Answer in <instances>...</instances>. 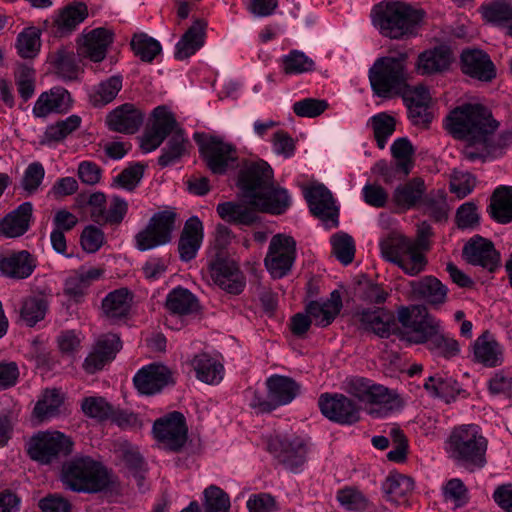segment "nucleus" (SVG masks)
<instances>
[{"instance_id":"obj_1","label":"nucleus","mask_w":512,"mask_h":512,"mask_svg":"<svg viewBox=\"0 0 512 512\" xmlns=\"http://www.w3.org/2000/svg\"><path fill=\"white\" fill-rule=\"evenodd\" d=\"M499 122L491 111L481 104H463L453 109L445 120L446 130L456 139L464 140L463 158L470 162H485L498 157L512 144V131L495 135Z\"/></svg>"},{"instance_id":"obj_2","label":"nucleus","mask_w":512,"mask_h":512,"mask_svg":"<svg viewBox=\"0 0 512 512\" xmlns=\"http://www.w3.org/2000/svg\"><path fill=\"white\" fill-rule=\"evenodd\" d=\"M238 186L242 197L262 213L279 215L290 206V197L286 189L274 186L273 170L263 161H245L239 171Z\"/></svg>"},{"instance_id":"obj_3","label":"nucleus","mask_w":512,"mask_h":512,"mask_svg":"<svg viewBox=\"0 0 512 512\" xmlns=\"http://www.w3.org/2000/svg\"><path fill=\"white\" fill-rule=\"evenodd\" d=\"M397 317L406 329L401 335L403 340L411 344H425L434 356L446 359L460 352L459 343L441 332L440 322L428 313L426 307H401Z\"/></svg>"},{"instance_id":"obj_4","label":"nucleus","mask_w":512,"mask_h":512,"mask_svg":"<svg viewBox=\"0 0 512 512\" xmlns=\"http://www.w3.org/2000/svg\"><path fill=\"white\" fill-rule=\"evenodd\" d=\"M368 78L377 97L391 99L405 95L412 88L409 84V53L400 51L377 58L369 68Z\"/></svg>"},{"instance_id":"obj_5","label":"nucleus","mask_w":512,"mask_h":512,"mask_svg":"<svg viewBox=\"0 0 512 512\" xmlns=\"http://www.w3.org/2000/svg\"><path fill=\"white\" fill-rule=\"evenodd\" d=\"M445 449L457 466L469 472L483 469L487 464L488 440L478 425L464 424L453 428Z\"/></svg>"},{"instance_id":"obj_6","label":"nucleus","mask_w":512,"mask_h":512,"mask_svg":"<svg viewBox=\"0 0 512 512\" xmlns=\"http://www.w3.org/2000/svg\"><path fill=\"white\" fill-rule=\"evenodd\" d=\"M61 481L66 489L78 493H97L110 485L107 469L89 456H77L65 462Z\"/></svg>"},{"instance_id":"obj_7","label":"nucleus","mask_w":512,"mask_h":512,"mask_svg":"<svg viewBox=\"0 0 512 512\" xmlns=\"http://www.w3.org/2000/svg\"><path fill=\"white\" fill-rule=\"evenodd\" d=\"M374 24L380 33L390 39H402L415 34L424 17L422 10L400 1H388L374 8Z\"/></svg>"},{"instance_id":"obj_8","label":"nucleus","mask_w":512,"mask_h":512,"mask_svg":"<svg viewBox=\"0 0 512 512\" xmlns=\"http://www.w3.org/2000/svg\"><path fill=\"white\" fill-rule=\"evenodd\" d=\"M380 249L383 258L396 264L407 275L416 276L421 273L427 265L425 255L416 249L412 239L402 234H389L380 241Z\"/></svg>"},{"instance_id":"obj_9","label":"nucleus","mask_w":512,"mask_h":512,"mask_svg":"<svg viewBox=\"0 0 512 512\" xmlns=\"http://www.w3.org/2000/svg\"><path fill=\"white\" fill-rule=\"evenodd\" d=\"M267 396L255 391L250 406L258 413H269L291 403L300 393V385L291 377L274 374L266 380Z\"/></svg>"},{"instance_id":"obj_10","label":"nucleus","mask_w":512,"mask_h":512,"mask_svg":"<svg viewBox=\"0 0 512 512\" xmlns=\"http://www.w3.org/2000/svg\"><path fill=\"white\" fill-rule=\"evenodd\" d=\"M73 444L71 438L60 431L38 432L30 438L27 452L32 460L49 465L71 454Z\"/></svg>"},{"instance_id":"obj_11","label":"nucleus","mask_w":512,"mask_h":512,"mask_svg":"<svg viewBox=\"0 0 512 512\" xmlns=\"http://www.w3.org/2000/svg\"><path fill=\"white\" fill-rule=\"evenodd\" d=\"M194 139L199 145L202 158L213 174L222 175L238 167L237 149L231 143L217 136L206 137L197 133Z\"/></svg>"},{"instance_id":"obj_12","label":"nucleus","mask_w":512,"mask_h":512,"mask_svg":"<svg viewBox=\"0 0 512 512\" xmlns=\"http://www.w3.org/2000/svg\"><path fill=\"white\" fill-rule=\"evenodd\" d=\"M268 450L284 468L299 472L307 459L305 441L294 434H277L268 441Z\"/></svg>"},{"instance_id":"obj_13","label":"nucleus","mask_w":512,"mask_h":512,"mask_svg":"<svg viewBox=\"0 0 512 512\" xmlns=\"http://www.w3.org/2000/svg\"><path fill=\"white\" fill-rule=\"evenodd\" d=\"M176 216L172 210L155 213L147 226L135 235L137 249L147 251L169 243L175 229Z\"/></svg>"},{"instance_id":"obj_14","label":"nucleus","mask_w":512,"mask_h":512,"mask_svg":"<svg viewBox=\"0 0 512 512\" xmlns=\"http://www.w3.org/2000/svg\"><path fill=\"white\" fill-rule=\"evenodd\" d=\"M296 258V242L293 237L276 234L271 238L264 264L271 276L280 279L286 276Z\"/></svg>"},{"instance_id":"obj_15","label":"nucleus","mask_w":512,"mask_h":512,"mask_svg":"<svg viewBox=\"0 0 512 512\" xmlns=\"http://www.w3.org/2000/svg\"><path fill=\"white\" fill-rule=\"evenodd\" d=\"M152 431L156 440L170 451L178 452L187 441L185 417L178 411L157 419Z\"/></svg>"},{"instance_id":"obj_16","label":"nucleus","mask_w":512,"mask_h":512,"mask_svg":"<svg viewBox=\"0 0 512 512\" xmlns=\"http://www.w3.org/2000/svg\"><path fill=\"white\" fill-rule=\"evenodd\" d=\"M318 406L324 417L337 424L353 425L360 420V407L344 394L323 393Z\"/></svg>"},{"instance_id":"obj_17","label":"nucleus","mask_w":512,"mask_h":512,"mask_svg":"<svg viewBox=\"0 0 512 512\" xmlns=\"http://www.w3.org/2000/svg\"><path fill=\"white\" fill-rule=\"evenodd\" d=\"M462 255L467 263L481 266L489 272L495 271L500 263V255L493 243L479 235L472 237L464 245Z\"/></svg>"},{"instance_id":"obj_18","label":"nucleus","mask_w":512,"mask_h":512,"mask_svg":"<svg viewBox=\"0 0 512 512\" xmlns=\"http://www.w3.org/2000/svg\"><path fill=\"white\" fill-rule=\"evenodd\" d=\"M133 383L139 393L153 395L164 387L174 384L172 372L163 364L153 363L142 367L134 376Z\"/></svg>"},{"instance_id":"obj_19","label":"nucleus","mask_w":512,"mask_h":512,"mask_svg":"<svg viewBox=\"0 0 512 512\" xmlns=\"http://www.w3.org/2000/svg\"><path fill=\"white\" fill-rule=\"evenodd\" d=\"M345 391L359 401L371 405L386 406L391 404L393 397L388 388L375 384L363 377H351L345 382Z\"/></svg>"},{"instance_id":"obj_20","label":"nucleus","mask_w":512,"mask_h":512,"mask_svg":"<svg viewBox=\"0 0 512 512\" xmlns=\"http://www.w3.org/2000/svg\"><path fill=\"white\" fill-rule=\"evenodd\" d=\"M214 283L229 294H240L246 285L245 276L234 261L218 258L210 264Z\"/></svg>"},{"instance_id":"obj_21","label":"nucleus","mask_w":512,"mask_h":512,"mask_svg":"<svg viewBox=\"0 0 512 512\" xmlns=\"http://www.w3.org/2000/svg\"><path fill=\"white\" fill-rule=\"evenodd\" d=\"M122 348L120 337L117 334L108 333L98 338L92 351L85 358L84 370L94 374L112 361Z\"/></svg>"},{"instance_id":"obj_22","label":"nucleus","mask_w":512,"mask_h":512,"mask_svg":"<svg viewBox=\"0 0 512 512\" xmlns=\"http://www.w3.org/2000/svg\"><path fill=\"white\" fill-rule=\"evenodd\" d=\"M305 198L313 215L326 225L338 226V208L334 204L331 192L323 184L309 188L305 192Z\"/></svg>"},{"instance_id":"obj_23","label":"nucleus","mask_w":512,"mask_h":512,"mask_svg":"<svg viewBox=\"0 0 512 512\" xmlns=\"http://www.w3.org/2000/svg\"><path fill=\"white\" fill-rule=\"evenodd\" d=\"M408 109V117L416 126L427 127L433 115L429 110L431 97L427 88L423 86L412 87L401 96Z\"/></svg>"},{"instance_id":"obj_24","label":"nucleus","mask_w":512,"mask_h":512,"mask_svg":"<svg viewBox=\"0 0 512 512\" xmlns=\"http://www.w3.org/2000/svg\"><path fill=\"white\" fill-rule=\"evenodd\" d=\"M461 69L464 74L484 82H490L496 76L495 66L489 55L480 49L462 51Z\"/></svg>"},{"instance_id":"obj_25","label":"nucleus","mask_w":512,"mask_h":512,"mask_svg":"<svg viewBox=\"0 0 512 512\" xmlns=\"http://www.w3.org/2000/svg\"><path fill=\"white\" fill-rule=\"evenodd\" d=\"M37 267L36 258L26 250L11 252L0 257V274L10 279H26Z\"/></svg>"},{"instance_id":"obj_26","label":"nucleus","mask_w":512,"mask_h":512,"mask_svg":"<svg viewBox=\"0 0 512 512\" xmlns=\"http://www.w3.org/2000/svg\"><path fill=\"white\" fill-rule=\"evenodd\" d=\"M216 211L218 215L225 221L243 225L251 226L259 221V213L262 212L258 207L251 204L248 199L241 202H223L217 205Z\"/></svg>"},{"instance_id":"obj_27","label":"nucleus","mask_w":512,"mask_h":512,"mask_svg":"<svg viewBox=\"0 0 512 512\" xmlns=\"http://www.w3.org/2000/svg\"><path fill=\"white\" fill-rule=\"evenodd\" d=\"M70 93L63 87H53L40 94L33 107V115L45 118L52 113H64L71 107Z\"/></svg>"},{"instance_id":"obj_28","label":"nucleus","mask_w":512,"mask_h":512,"mask_svg":"<svg viewBox=\"0 0 512 512\" xmlns=\"http://www.w3.org/2000/svg\"><path fill=\"white\" fill-rule=\"evenodd\" d=\"M203 224L197 216L190 217L184 224L178 241L181 261L189 262L197 255L203 240Z\"/></svg>"},{"instance_id":"obj_29","label":"nucleus","mask_w":512,"mask_h":512,"mask_svg":"<svg viewBox=\"0 0 512 512\" xmlns=\"http://www.w3.org/2000/svg\"><path fill=\"white\" fill-rule=\"evenodd\" d=\"M107 125L113 131L125 134L137 132L143 123V114L133 104L125 103L112 110Z\"/></svg>"},{"instance_id":"obj_30","label":"nucleus","mask_w":512,"mask_h":512,"mask_svg":"<svg viewBox=\"0 0 512 512\" xmlns=\"http://www.w3.org/2000/svg\"><path fill=\"white\" fill-rule=\"evenodd\" d=\"M81 59L78 51L75 53L66 47H61L49 55V61L55 74L64 82L78 79L80 73L83 72L80 65Z\"/></svg>"},{"instance_id":"obj_31","label":"nucleus","mask_w":512,"mask_h":512,"mask_svg":"<svg viewBox=\"0 0 512 512\" xmlns=\"http://www.w3.org/2000/svg\"><path fill=\"white\" fill-rule=\"evenodd\" d=\"M452 61L451 49L446 45H440L420 53L415 67L421 75H433L448 70Z\"/></svg>"},{"instance_id":"obj_32","label":"nucleus","mask_w":512,"mask_h":512,"mask_svg":"<svg viewBox=\"0 0 512 512\" xmlns=\"http://www.w3.org/2000/svg\"><path fill=\"white\" fill-rule=\"evenodd\" d=\"M113 41V34L105 28H96L84 36L77 51L82 58L93 62L102 61L107 53L108 46Z\"/></svg>"},{"instance_id":"obj_33","label":"nucleus","mask_w":512,"mask_h":512,"mask_svg":"<svg viewBox=\"0 0 512 512\" xmlns=\"http://www.w3.org/2000/svg\"><path fill=\"white\" fill-rule=\"evenodd\" d=\"M342 298L339 291L334 290L324 301H311L306 305V313L315 325L326 327L330 325L342 309Z\"/></svg>"},{"instance_id":"obj_34","label":"nucleus","mask_w":512,"mask_h":512,"mask_svg":"<svg viewBox=\"0 0 512 512\" xmlns=\"http://www.w3.org/2000/svg\"><path fill=\"white\" fill-rule=\"evenodd\" d=\"M32 212L30 202L20 204L0 221V235L8 238L22 236L29 229Z\"/></svg>"},{"instance_id":"obj_35","label":"nucleus","mask_w":512,"mask_h":512,"mask_svg":"<svg viewBox=\"0 0 512 512\" xmlns=\"http://www.w3.org/2000/svg\"><path fill=\"white\" fill-rule=\"evenodd\" d=\"M207 22L196 19L176 44L175 58L184 60L194 55L205 43Z\"/></svg>"},{"instance_id":"obj_36","label":"nucleus","mask_w":512,"mask_h":512,"mask_svg":"<svg viewBox=\"0 0 512 512\" xmlns=\"http://www.w3.org/2000/svg\"><path fill=\"white\" fill-rule=\"evenodd\" d=\"M474 360L486 367L502 364L503 357L499 344L488 331H484L473 344Z\"/></svg>"},{"instance_id":"obj_37","label":"nucleus","mask_w":512,"mask_h":512,"mask_svg":"<svg viewBox=\"0 0 512 512\" xmlns=\"http://www.w3.org/2000/svg\"><path fill=\"white\" fill-rule=\"evenodd\" d=\"M64 397L58 389H45L35 404L32 415L39 422H45L60 414Z\"/></svg>"},{"instance_id":"obj_38","label":"nucleus","mask_w":512,"mask_h":512,"mask_svg":"<svg viewBox=\"0 0 512 512\" xmlns=\"http://www.w3.org/2000/svg\"><path fill=\"white\" fill-rule=\"evenodd\" d=\"M489 214L498 223L512 222V186H501L493 192Z\"/></svg>"},{"instance_id":"obj_39","label":"nucleus","mask_w":512,"mask_h":512,"mask_svg":"<svg viewBox=\"0 0 512 512\" xmlns=\"http://www.w3.org/2000/svg\"><path fill=\"white\" fill-rule=\"evenodd\" d=\"M131 296L126 288L108 293L102 301V311L109 320L126 317L131 307Z\"/></svg>"},{"instance_id":"obj_40","label":"nucleus","mask_w":512,"mask_h":512,"mask_svg":"<svg viewBox=\"0 0 512 512\" xmlns=\"http://www.w3.org/2000/svg\"><path fill=\"white\" fill-rule=\"evenodd\" d=\"M425 191L424 180L420 177H415L395 189L393 201L398 207L408 210L422 199Z\"/></svg>"},{"instance_id":"obj_41","label":"nucleus","mask_w":512,"mask_h":512,"mask_svg":"<svg viewBox=\"0 0 512 512\" xmlns=\"http://www.w3.org/2000/svg\"><path fill=\"white\" fill-rule=\"evenodd\" d=\"M123 78L113 75L94 86L89 93V101L96 108L103 107L112 102L122 89Z\"/></svg>"},{"instance_id":"obj_42","label":"nucleus","mask_w":512,"mask_h":512,"mask_svg":"<svg viewBox=\"0 0 512 512\" xmlns=\"http://www.w3.org/2000/svg\"><path fill=\"white\" fill-rule=\"evenodd\" d=\"M165 306L172 315H188L198 310L196 297L187 289L178 287L169 292Z\"/></svg>"},{"instance_id":"obj_43","label":"nucleus","mask_w":512,"mask_h":512,"mask_svg":"<svg viewBox=\"0 0 512 512\" xmlns=\"http://www.w3.org/2000/svg\"><path fill=\"white\" fill-rule=\"evenodd\" d=\"M192 365L197 378L204 383L218 384L223 379V365L206 353L196 355Z\"/></svg>"},{"instance_id":"obj_44","label":"nucleus","mask_w":512,"mask_h":512,"mask_svg":"<svg viewBox=\"0 0 512 512\" xmlns=\"http://www.w3.org/2000/svg\"><path fill=\"white\" fill-rule=\"evenodd\" d=\"M414 489L412 478L400 474H390L382 484V490L387 501L400 504L401 501Z\"/></svg>"},{"instance_id":"obj_45","label":"nucleus","mask_w":512,"mask_h":512,"mask_svg":"<svg viewBox=\"0 0 512 512\" xmlns=\"http://www.w3.org/2000/svg\"><path fill=\"white\" fill-rule=\"evenodd\" d=\"M360 322L364 330L371 331L381 338L389 337L392 325H394L393 316L383 310L363 311Z\"/></svg>"},{"instance_id":"obj_46","label":"nucleus","mask_w":512,"mask_h":512,"mask_svg":"<svg viewBox=\"0 0 512 512\" xmlns=\"http://www.w3.org/2000/svg\"><path fill=\"white\" fill-rule=\"evenodd\" d=\"M411 286L416 294L426 299L430 304L440 305L446 301V286L433 276H426L419 281L412 282Z\"/></svg>"},{"instance_id":"obj_47","label":"nucleus","mask_w":512,"mask_h":512,"mask_svg":"<svg viewBox=\"0 0 512 512\" xmlns=\"http://www.w3.org/2000/svg\"><path fill=\"white\" fill-rule=\"evenodd\" d=\"M187 145L188 140L184 136L183 130L177 129L162 149V153L158 158V164L164 168L176 163L187 152Z\"/></svg>"},{"instance_id":"obj_48","label":"nucleus","mask_w":512,"mask_h":512,"mask_svg":"<svg viewBox=\"0 0 512 512\" xmlns=\"http://www.w3.org/2000/svg\"><path fill=\"white\" fill-rule=\"evenodd\" d=\"M15 48L21 58H35L41 48V30L34 26L25 28L18 34Z\"/></svg>"},{"instance_id":"obj_49","label":"nucleus","mask_w":512,"mask_h":512,"mask_svg":"<svg viewBox=\"0 0 512 512\" xmlns=\"http://www.w3.org/2000/svg\"><path fill=\"white\" fill-rule=\"evenodd\" d=\"M88 16L87 5L75 2L66 6L56 19V25L61 33L70 32Z\"/></svg>"},{"instance_id":"obj_50","label":"nucleus","mask_w":512,"mask_h":512,"mask_svg":"<svg viewBox=\"0 0 512 512\" xmlns=\"http://www.w3.org/2000/svg\"><path fill=\"white\" fill-rule=\"evenodd\" d=\"M48 310V301L42 296L26 298L20 308V318L29 327L44 319Z\"/></svg>"},{"instance_id":"obj_51","label":"nucleus","mask_w":512,"mask_h":512,"mask_svg":"<svg viewBox=\"0 0 512 512\" xmlns=\"http://www.w3.org/2000/svg\"><path fill=\"white\" fill-rule=\"evenodd\" d=\"M119 452L125 467L128 469L129 473L135 478V480L137 481V485L141 489L143 487L145 472V463L142 456L140 455L139 451L136 448L132 447L129 444L122 445Z\"/></svg>"},{"instance_id":"obj_52","label":"nucleus","mask_w":512,"mask_h":512,"mask_svg":"<svg viewBox=\"0 0 512 512\" xmlns=\"http://www.w3.org/2000/svg\"><path fill=\"white\" fill-rule=\"evenodd\" d=\"M283 72L287 75H297L311 72L315 69V62L300 50H291L282 58Z\"/></svg>"},{"instance_id":"obj_53","label":"nucleus","mask_w":512,"mask_h":512,"mask_svg":"<svg viewBox=\"0 0 512 512\" xmlns=\"http://www.w3.org/2000/svg\"><path fill=\"white\" fill-rule=\"evenodd\" d=\"M391 154L398 162L399 169L402 170V176L407 177L414 167V148L407 138H398L391 145Z\"/></svg>"},{"instance_id":"obj_54","label":"nucleus","mask_w":512,"mask_h":512,"mask_svg":"<svg viewBox=\"0 0 512 512\" xmlns=\"http://www.w3.org/2000/svg\"><path fill=\"white\" fill-rule=\"evenodd\" d=\"M81 409L87 417L100 422L110 419L113 415V406L100 396L85 397Z\"/></svg>"},{"instance_id":"obj_55","label":"nucleus","mask_w":512,"mask_h":512,"mask_svg":"<svg viewBox=\"0 0 512 512\" xmlns=\"http://www.w3.org/2000/svg\"><path fill=\"white\" fill-rule=\"evenodd\" d=\"M131 48L142 61L152 62L161 52L160 43L144 33L135 34L131 40Z\"/></svg>"},{"instance_id":"obj_56","label":"nucleus","mask_w":512,"mask_h":512,"mask_svg":"<svg viewBox=\"0 0 512 512\" xmlns=\"http://www.w3.org/2000/svg\"><path fill=\"white\" fill-rule=\"evenodd\" d=\"M374 137L380 149H384L388 138L394 133L396 121L391 115L382 112L370 119Z\"/></svg>"},{"instance_id":"obj_57","label":"nucleus","mask_w":512,"mask_h":512,"mask_svg":"<svg viewBox=\"0 0 512 512\" xmlns=\"http://www.w3.org/2000/svg\"><path fill=\"white\" fill-rule=\"evenodd\" d=\"M332 252L344 265L350 264L355 255L353 238L344 232H339L331 237Z\"/></svg>"},{"instance_id":"obj_58","label":"nucleus","mask_w":512,"mask_h":512,"mask_svg":"<svg viewBox=\"0 0 512 512\" xmlns=\"http://www.w3.org/2000/svg\"><path fill=\"white\" fill-rule=\"evenodd\" d=\"M204 512H228L230 498L220 487L210 485L204 492Z\"/></svg>"},{"instance_id":"obj_59","label":"nucleus","mask_w":512,"mask_h":512,"mask_svg":"<svg viewBox=\"0 0 512 512\" xmlns=\"http://www.w3.org/2000/svg\"><path fill=\"white\" fill-rule=\"evenodd\" d=\"M153 123L151 128L158 132L162 138L172 135L178 127L177 121L172 112L166 106H158L153 110Z\"/></svg>"},{"instance_id":"obj_60","label":"nucleus","mask_w":512,"mask_h":512,"mask_svg":"<svg viewBox=\"0 0 512 512\" xmlns=\"http://www.w3.org/2000/svg\"><path fill=\"white\" fill-rule=\"evenodd\" d=\"M81 118L78 115H71L64 120L49 125L45 131V138L48 141L58 142L76 131L81 125Z\"/></svg>"},{"instance_id":"obj_61","label":"nucleus","mask_w":512,"mask_h":512,"mask_svg":"<svg viewBox=\"0 0 512 512\" xmlns=\"http://www.w3.org/2000/svg\"><path fill=\"white\" fill-rule=\"evenodd\" d=\"M45 176V169L40 162H33L27 166L20 182L21 188L26 195L31 196L37 193Z\"/></svg>"},{"instance_id":"obj_62","label":"nucleus","mask_w":512,"mask_h":512,"mask_svg":"<svg viewBox=\"0 0 512 512\" xmlns=\"http://www.w3.org/2000/svg\"><path fill=\"white\" fill-rule=\"evenodd\" d=\"M128 211V203L119 196H112L108 208H105L104 215L99 222L100 225L118 226L126 216Z\"/></svg>"},{"instance_id":"obj_63","label":"nucleus","mask_w":512,"mask_h":512,"mask_svg":"<svg viewBox=\"0 0 512 512\" xmlns=\"http://www.w3.org/2000/svg\"><path fill=\"white\" fill-rule=\"evenodd\" d=\"M483 17L491 23L502 24L512 20V4L505 0H498L485 7Z\"/></svg>"},{"instance_id":"obj_64","label":"nucleus","mask_w":512,"mask_h":512,"mask_svg":"<svg viewBox=\"0 0 512 512\" xmlns=\"http://www.w3.org/2000/svg\"><path fill=\"white\" fill-rule=\"evenodd\" d=\"M327 107L325 100L305 98L293 104V112L299 117L314 118L321 115Z\"/></svg>"}]
</instances>
